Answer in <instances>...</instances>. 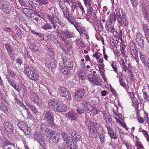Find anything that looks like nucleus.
I'll list each match as a JSON object with an SVG mask.
<instances>
[{
  "mask_svg": "<svg viewBox=\"0 0 149 149\" xmlns=\"http://www.w3.org/2000/svg\"><path fill=\"white\" fill-rule=\"evenodd\" d=\"M24 73L27 75V77L31 79L37 81L39 78L38 74L36 70L30 66H24Z\"/></svg>",
  "mask_w": 149,
  "mask_h": 149,
  "instance_id": "1",
  "label": "nucleus"
},
{
  "mask_svg": "<svg viewBox=\"0 0 149 149\" xmlns=\"http://www.w3.org/2000/svg\"><path fill=\"white\" fill-rule=\"evenodd\" d=\"M90 132H89V138L92 140L95 138L97 137V133H98L97 130L101 126V124L99 123L96 122H90Z\"/></svg>",
  "mask_w": 149,
  "mask_h": 149,
  "instance_id": "2",
  "label": "nucleus"
},
{
  "mask_svg": "<svg viewBox=\"0 0 149 149\" xmlns=\"http://www.w3.org/2000/svg\"><path fill=\"white\" fill-rule=\"evenodd\" d=\"M43 114L45 115V119L49 126L52 127L56 125L54 120V113L52 111L50 110H45Z\"/></svg>",
  "mask_w": 149,
  "mask_h": 149,
  "instance_id": "3",
  "label": "nucleus"
},
{
  "mask_svg": "<svg viewBox=\"0 0 149 149\" xmlns=\"http://www.w3.org/2000/svg\"><path fill=\"white\" fill-rule=\"evenodd\" d=\"M47 19L49 21L52 25V27L54 29H56L57 24H59V26H62L63 24L61 22L58 17L54 15H47Z\"/></svg>",
  "mask_w": 149,
  "mask_h": 149,
  "instance_id": "4",
  "label": "nucleus"
},
{
  "mask_svg": "<svg viewBox=\"0 0 149 149\" xmlns=\"http://www.w3.org/2000/svg\"><path fill=\"white\" fill-rule=\"evenodd\" d=\"M11 8L9 2L4 0H0V8L5 13L9 14L11 11Z\"/></svg>",
  "mask_w": 149,
  "mask_h": 149,
  "instance_id": "5",
  "label": "nucleus"
},
{
  "mask_svg": "<svg viewBox=\"0 0 149 149\" xmlns=\"http://www.w3.org/2000/svg\"><path fill=\"white\" fill-rule=\"evenodd\" d=\"M33 138L34 141H37L41 146L43 145L45 143L44 137L39 132H34Z\"/></svg>",
  "mask_w": 149,
  "mask_h": 149,
  "instance_id": "6",
  "label": "nucleus"
},
{
  "mask_svg": "<svg viewBox=\"0 0 149 149\" xmlns=\"http://www.w3.org/2000/svg\"><path fill=\"white\" fill-rule=\"evenodd\" d=\"M88 77L89 81L93 83L94 85L100 86L102 85V81L98 79L97 77L95 74H89Z\"/></svg>",
  "mask_w": 149,
  "mask_h": 149,
  "instance_id": "7",
  "label": "nucleus"
},
{
  "mask_svg": "<svg viewBox=\"0 0 149 149\" xmlns=\"http://www.w3.org/2000/svg\"><path fill=\"white\" fill-rule=\"evenodd\" d=\"M85 94V91L83 89H79L75 93L74 99L77 102H81L83 99Z\"/></svg>",
  "mask_w": 149,
  "mask_h": 149,
  "instance_id": "8",
  "label": "nucleus"
},
{
  "mask_svg": "<svg viewBox=\"0 0 149 149\" xmlns=\"http://www.w3.org/2000/svg\"><path fill=\"white\" fill-rule=\"evenodd\" d=\"M31 99L33 102L38 105H40L42 103V101L40 98L38 96V94L32 92L30 96Z\"/></svg>",
  "mask_w": 149,
  "mask_h": 149,
  "instance_id": "9",
  "label": "nucleus"
},
{
  "mask_svg": "<svg viewBox=\"0 0 149 149\" xmlns=\"http://www.w3.org/2000/svg\"><path fill=\"white\" fill-rule=\"evenodd\" d=\"M103 119L105 121L107 128L111 127L112 121L111 116L109 114H107L106 113H104L103 114Z\"/></svg>",
  "mask_w": 149,
  "mask_h": 149,
  "instance_id": "10",
  "label": "nucleus"
},
{
  "mask_svg": "<svg viewBox=\"0 0 149 149\" xmlns=\"http://www.w3.org/2000/svg\"><path fill=\"white\" fill-rule=\"evenodd\" d=\"M62 30L63 29H62ZM60 36L61 37V39H62V38H65L66 39L68 38H71L73 37V34L69 31L67 29H64L63 31H62L61 33L60 34Z\"/></svg>",
  "mask_w": 149,
  "mask_h": 149,
  "instance_id": "11",
  "label": "nucleus"
},
{
  "mask_svg": "<svg viewBox=\"0 0 149 149\" xmlns=\"http://www.w3.org/2000/svg\"><path fill=\"white\" fill-rule=\"evenodd\" d=\"M59 101L56 100H50L48 102V105L49 107L54 111Z\"/></svg>",
  "mask_w": 149,
  "mask_h": 149,
  "instance_id": "12",
  "label": "nucleus"
},
{
  "mask_svg": "<svg viewBox=\"0 0 149 149\" xmlns=\"http://www.w3.org/2000/svg\"><path fill=\"white\" fill-rule=\"evenodd\" d=\"M5 46L10 57V58L12 57L13 55V53L14 51V48L9 43L6 44Z\"/></svg>",
  "mask_w": 149,
  "mask_h": 149,
  "instance_id": "13",
  "label": "nucleus"
},
{
  "mask_svg": "<svg viewBox=\"0 0 149 149\" xmlns=\"http://www.w3.org/2000/svg\"><path fill=\"white\" fill-rule=\"evenodd\" d=\"M66 116L71 120H75L77 119L78 116L77 114L74 111H70L66 114Z\"/></svg>",
  "mask_w": 149,
  "mask_h": 149,
  "instance_id": "14",
  "label": "nucleus"
},
{
  "mask_svg": "<svg viewBox=\"0 0 149 149\" xmlns=\"http://www.w3.org/2000/svg\"><path fill=\"white\" fill-rule=\"evenodd\" d=\"M67 107L64 104H58L54 111L56 112H64L67 109Z\"/></svg>",
  "mask_w": 149,
  "mask_h": 149,
  "instance_id": "15",
  "label": "nucleus"
},
{
  "mask_svg": "<svg viewBox=\"0 0 149 149\" xmlns=\"http://www.w3.org/2000/svg\"><path fill=\"white\" fill-rule=\"evenodd\" d=\"M4 128L5 130L9 132H13L14 130V127L11 123L8 121H6L4 123Z\"/></svg>",
  "mask_w": 149,
  "mask_h": 149,
  "instance_id": "16",
  "label": "nucleus"
},
{
  "mask_svg": "<svg viewBox=\"0 0 149 149\" xmlns=\"http://www.w3.org/2000/svg\"><path fill=\"white\" fill-rule=\"evenodd\" d=\"M63 138L68 146L73 143V142L72 138L70 136H68L65 134H64Z\"/></svg>",
  "mask_w": 149,
  "mask_h": 149,
  "instance_id": "17",
  "label": "nucleus"
},
{
  "mask_svg": "<svg viewBox=\"0 0 149 149\" xmlns=\"http://www.w3.org/2000/svg\"><path fill=\"white\" fill-rule=\"evenodd\" d=\"M84 3L86 6H87V5H88L87 15H88V16L91 17L93 11V9L91 5V1L89 2V3L88 2H84Z\"/></svg>",
  "mask_w": 149,
  "mask_h": 149,
  "instance_id": "18",
  "label": "nucleus"
},
{
  "mask_svg": "<svg viewBox=\"0 0 149 149\" xmlns=\"http://www.w3.org/2000/svg\"><path fill=\"white\" fill-rule=\"evenodd\" d=\"M143 27L145 37L149 43V29L148 27L146 24H143Z\"/></svg>",
  "mask_w": 149,
  "mask_h": 149,
  "instance_id": "19",
  "label": "nucleus"
},
{
  "mask_svg": "<svg viewBox=\"0 0 149 149\" xmlns=\"http://www.w3.org/2000/svg\"><path fill=\"white\" fill-rule=\"evenodd\" d=\"M17 125L20 130H24L28 125L27 123L24 121H18Z\"/></svg>",
  "mask_w": 149,
  "mask_h": 149,
  "instance_id": "20",
  "label": "nucleus"
},
{
  "mask_svg": "<svg viewBox=\"0 0 149 149\" xmlns=\"http://www.w3.org/2000/svg\"><path fill=\"white\" fill-rule=\"evenodd\" d=\"M51 58L50 60H47V58H46V65L49 68H54L55 66L54 63L52 61Z\"/></svg>",
  "mask_w": 149,
  "mask_h": 149,
  "instance_id": "21",
  "label": "nucleus"
},
{
  "mask_svg": "<svg viewBox=\"0 0 149 149\" xmlns=\"http://www.w3.org/2000/svg\"><path fill=\"white\" fill-rule=\"evenodd\" d=\"M107 129L108 133L110 135L111 138L114 139H116L117 136L116 134L113 131V130L111 128V127Z\"/></svg>",
  "mask_w": 149,
  "mask_h": 149,
  "instance_id": "22",
  "label": "nucleus"
},
{
  "mask_svg": "<svg viewBox=\"0 0 149 149\" xmlns=\"http://www.w3.org/2000/svg\"><path fill=\"white\" fill-rule=\"evenodd\" d=\"M119 81L120 84L126 90V91L127 92V86L125 82V80L122 76H120L118 77Z\"/></svg>",
  "mask_w": 149,
  "mask_h": 149,
  "instance_id": "23",
  "label": "nucleus"
},
{
  "mask_svg": "<svg viewBox=\"0 0 149 149\" xmlns=\"http://www.w3.org/2000/svg\"><path fill=\"white\" fill-rule=\"evenodd\" d=\"M40 130L42 132L44 131L47 132L48 130L47 124L45 123H41L40 125Z\"/></svg>",
  "mask_w": 149,
  "mask_h": 149,
  "instance_id": "24",
  "label": "nucleus"
},
{
  "mask_svg": "<svg viewBox=\"0 0 149 149\" xmlns=\"http://www.w3.org/2000/svg\"><path fill=\"white\" fill-rule=\"evenodd\" d=\"M101 131L100 132H98V133L96 134H97L100 140V141L102 143H103L104 141L105 140V137L104 135L103 134V131L102 129H101Z\"/></svg>",
  "mask_w": 149,
  "mask_h": 149,
  "instance_id": "25",
  "label": "nucleus"
},
{
  "mask_svg": "<svg viewBox=\"0 0 149 149\" xmlns=\"http://www.w3.org/2000/svg\"><path fill=\"white\" fill-rule=\"evenodd\" d=\"M94 26H95V29L96 31L101 32L103 31V27L99 25V23L97 21H96L95 23L94 24Z\"/></svg>",
  "mask_w": 149,
  "mask_h": 149,
  "instance_id": "26",
  "label": "nucleus"
},
{
  "mask_svg": "<svg viewBox=\"0 0 149 149\" xmlns=\"http://www.w3.org/2000/svg\"><path fill=\"white\" fill-rule=\"evenodd\" d=\"M58 4L62 10L67 8V6L68 4H66V2L62 0H60L59 1Z\"/></svg>",
  "mask_w": 149,
  "mask_h": 149,
  "instance_id": "27",
  "label": "nucleus"
},
{
  "mask_svg": "<svg viewBox=\"0 0 149 149\" xmlns=\"http://www.w3.org/2000/svg\"><path fill=\"white\" fill-rule=\"evenodd\" d=\"M9 145H12L15 146L12 143H11L8 140H5V141H3V143L2 145V148L3 149H7V146Z\"/></svg>",
  "mask_w": 149,
  "mask_h": 149,
  "instance_id": "28",
  "label": "nucleus"
},
{
  "mask_svg": "<svg viewBox=\"0 0 149 149\" xmlns=\"http://www.w3.org/2000/svg\"><path fill=\"white\" fill-rule=\"evenodd\" d=\"M61 40L64 41L65 44L66 45L69 46L70 47H71L72 45V41L71 40H68L67 39L62 38V39Z\"/></svg>",
  "mask_w": 149,
  "mask_h": 149,
  "instance_id": "29",
  "label": "nucleus"
},
{
  "mask_svg": "<svg viewBox=\"0 0 149 149\" xmlns=\"http://www.w3.org/2000/svg\"><path fill=\"white\" fill-rule=\"evenodd\" d=\"M42 28L45 30L51 29L52 28V26L50 23H46L42 26Z\"/></svg>",
  "mask_w": 149,
  "mask_h": 149,
  "instance_id": "30",
  "label": "nucleus"
},
{
  "mask_svg": "<svg viewBox=\"0 0 149 149\" xmlns=\"http://www.w3.org/2000/svg\"><path fill=\"white\" fill-rule=\"evenodd\" d=\"M120 46L121 54L124 56L125 53V44L124 43L123 41L122 40L121 42H120Z\"/></svg>",
  "mask_w": 149,
  "mask_h": 149,
  "instance_id": "31",
  "label": "nucleus"
},
{
  "mask_svg": "<svg viewBox=\"0 0 149 149\" xmlns=\"http://www.w3.org/2000/svg\"><path fill=\"white\" fill-rule=\"evenodd\" d=\"M25 7H27L33 9H35L36 8V7L34 5V3H33L32 1H29V0L28 2H26Z\"/></svg>",
  "mask_w": 149,
  "mask_h": 149,
  "instance_id": "32",
  "label": "nucleus"
},
{
  "mask_svg": "<svg viewBox=\"0 0 149 149\" xmlns=\"http://www.w3.org/2000/svg\"><path fill=\"white\" fill-rule=\"evenodd\" d=\"M86 111V109L84 107H83L82 108L78 107L76 109V111L79 115L84 113Z\"/></svg>",
  "mask_w": 149,
  "mask_h": 149,
  "instance_id": "33",
  "label": "nucleus"
},
{
  "mask_svg": "<svg viewBox=\"0 0 149 149\" xmlns=\"http://www.w3.org/2000/svg\"><path fill=\"white\" fill-rule=\"evenodd\" d=\"M68 90L63 87H60L59 88V92L60 95L62 96Z\"/></svg>",
  "mask_w": 149,
  "mask_h": 149,
  "instance_id": "34",
  "label": "nucleus"
},
{
  "mask_svg": "<svg viewBox=\"0 0 149 149\" xmlns=\"http://www.w3.org/2000/svg\"><path fill=\"white\" fill-rule=\"evenodd\" d=\"M116 15L117 16V18L118 23L120 24H122V19L121 15L120 13L119 10L116 11Z\"/></svg>",
  "mask_w": 149,
  "mask_h": 149,
  "instance_id": "35",
  "label": "nucleus"
},
{
  "mask_svg": "<svg viewBox=\"0 0 149 149\" xmlns=\"http://www.w3.org/2000/svg\"><path fill=\"white\" fill-rule=\"evenodd\" d=\"M23 131L25 134L27 135H30L31 132V129L30 127L28 126V125L26 127Z\"/></svg>",
  "mask_w": 149,
  "mask_h": 149,
  "instance_id": "36",
  "label": "nucleus"
},
{
  "mask_svg": "<svg viewBox=\"0 0 149 149\" xmlns=\"http://www.w3.org/2000/svg\"><path fill=\"white\" fill-rule=\"evenodd\" d=\"M145 91L146 89H145L143 90L144 100L145 101H147L148 102H149V96L148 94L146 93Z\"/></svg>",
  "mask_w": 149,
  "mask_h": 149,
  "instance_id": "37",
  "label": "nucleus"
},
{
  "mask_svg": "<svg viewBox=\"0 0 149 149\" xmlns=\"http://www.w3.org/2000/svg\"><path fill=\"white\" fill-rule=\"evenodd\" d=\"M108 19L110 20L112 22L113 21L114 23L116 19V17L115 13H113L110 14L109 17Z\"/></svg>",
  "mask_w": 149,
  "mask_h": 149,
  "instance_id": "38",
  "label": "nucleus"
},
{
  "mask_svg": "<svg viewBox=\"0 0 149 149\" xmlns=\"http://www.w3.org/2000/svg\"><path fill=\"white\" fill-rule=\"evenodd\" d=\"M140 58L142 62L145 64L146 63V56L143 54L141 52L140 53Z\"/></svg>",
  "mask_w": 149,
  "mask_h": 149,
  "instance_id": "39",
  "label": "nucleus"
},
{
  "mask_svg": "<svg viewBox=\"0 0 149 149\" xmlns=\"http://www.w3.org/2000/svg\"><path fill=\"white\" fill-rule=\"evenodd\" d=\"M46 49L47 50V52L48 53L51 58H53L55 54V53L53 50L49 49L48 47H46Z\"/></svg>",
  "mask_w": 149,
  "mask_h": 149,
  "instance_id": "40",
  "label": "nucleus"
},
{
  "mask_svg": "<svg viewBox=\"0 0 149 149\" xmlns=\"http://www.w3.org/2000/svg\"><path fill=\"white\" fill-rule=\"evenodd\" d=\"M62 97H65L67 100H71V97L70 93L68 91H67V92L64 93V95Z\"/></svg>",
  "mask_w": 149,
  "mask_h": 149,
  "instance_id": "41",
  "label": "nucleus"
},
{
  "mask_svg": "<svg viewBox=\"0 0 149 149\" xmlns=\"http://www.w3.org/2000/svg\"><path fill=\"white\" fill-rule=\"evenodd\" d=\"M111 66L114 71L117 74H118L117 65L115 62L112 61L111 64Z\"/></svg>",
  "mask_w": 149,
  "mask_h": 149,
  "instance_id": "42",
  "label": "nucleus"
},
{
  "mask_svg": "<svg viewBox=\"0 0 149 149\" xmlns=\"http://www.w3.org/2000/svg\"><path fill=\"white\" fill-rule=\"evenodd\" d=\"M14 99L15 101V102H16L17 104H19V105L21 106L22 107H23L25 106V105L23 104V102L21 101L19 99L16 97H15Z\"/></svg>",
  "mask_w": 149,
  "mask_h": 149,
  "instance_id": "43",
  "label": "nucleus"
},
{
  "mask_svg": "<svg viewBox=\"0 0 149 149\" xmlns=\"http://www.w3.org/2000/svg\"><path fill=\"white\" fill-rule=\"evenodd\" d=\"M59 138V136L56 135L52 137H51L50 139L52 140L53 143H56L58 142Z\"/></svg>",
  "mask_w": 149,
  "mask_h": 149,
  "instance_id": "44",
  "label": "nucleus"
},
{
  "mask_svg": "<svg viewBox=\"0 0 149 149\" xmlns=\"http://www.w3.org/2000/svg\"><path fill=\"white\" fill-rule=\"evenodd\" d=\"M69 133L70 134L71 136H72L74 138L75 137L76 135H77L78 133L75 130H73L71 129L69 131Z\"/></svg>",
  "mask_w": 149,
  "mask_h": 149,
  "instance_id": "45",
  "label": "nucleus"
},
{
  "mask_svg": "<svg viewBox=\"0 0 149 149\" xmlns=\"http://www.w3.org/2000/svg\"><path fill=\"white\" fill-rule=\"evenodd\" d=\"M63 10V15L65 17H67L68 16H70V13L69 12V11L68 8H64Z\"/></svg>",
  "mask_w": 149,
  "mask_h": 149,
  "instance_id": "46",
  "label": "nucleus"
},
{
  "mask_svg": "<svg viewBox=\"0 0 149 149\" xmlns=\"http://www.w3.org/2000/svg\"><path fill=\"white\" fill-rule=\"evenodd\" d=\"M30 47L31 49H32L33 51L34 52L38 51L39 50V47L36 46H35L31 44Z\"/></svg>",
  "mask_w": 149,
  "mask_h": 149,
  "instance_id": "47",
  "label": "nucleus"
},
{
  "mask_svg": "<svg viewBox=\"0 0 149 149\" xmlns=\"http://www.w3.org/2000/svg\"><path fill=\"white\" fill-rule=\"evenodd\" d=\"M67 19L68 22L72 24H74V22H75L74 21V17H72L71 15L70 16H68L67 17Z\"/></svg>",
  "mask_w": 149,
  "mask_h": 149,
  "instance_id": "48",
  "label": "nucleus"
},
{
  "mask_svg": "<svg viewBox=\"0 0 149 149\" xmlns=\"http://www.w3.org/2000/svg\"><path fill=\"white\" fill-rule=\"evenodd\" d=\"M99 71L100 72L101 75L102 76L103 79L104 80V81H106L107 80V79L105 76V74L104 73V69L102 70L99 66Z\"/></svg>",
  "mask_w": 149,
  "mask_h": 149,
  "instance_id": "49",
  "label": "nucleus"
},
{
  "mask_svg": "<svg viewBox=\"0 0 149 149\" xmlns=\"http://www.w3.org/2000/svg\"><path fill=\"white\" fill-rule=\"evenodd\" d=\"M141 39H144V38L143 37L142 35L140 33H137L136 35V41L141 40Z\"/></svg>",
  "mask_w": 149,
  "mask_h": 149,
  "instance_id": "50",
  "label": "nucleus"
},
{
  "mask_svg": "<svg viewBox=\"0 0 149 149\" xmlns=\"http://www.w3.org/2000/svg\"><path fill=\"white\" fill-rule=\"evenodd\" d=\"M82 103L83 104V106L85 108H86V109L89 106H90V103L89 102H88L86 100H84L82 102Z\"/></svg>",
  "mask_w": 149,
  "mask_h": 149,
  "instance_id": "51",
  "label": "nucleus"
},
{
  "mask_svg": "<svg viewBox=\"0 0 149 149\" xmlns=\"http://www.w3.org/2000/svg\"><path fill=\"white\" fill-rule=\"evenodd\" d=\"M120 65H121V67L122 68L123 71L126 72L128 70V69L127 66L126 65L125 63H121Z\"/></svg>",
  "mask_w": 149,
  "mask_h": 149,
  "instance_id": "52",
  "label": "nucleus"
},
{
  "mask_svg": "<svg viewBox=\"0 0 149 149\" xmlns=\"http://www.w3.org/2000/svg\"><path fill=\"white\" fill-rule=\"evenodd\" d=\"M6 75H8L9 76H10V77H13L15 76V74L14 72L10 69L7 70V72Z\"/></svg>",
  "mask_w": 149,
  "mask_h": 149,
  "instance_id": "53",
  "label": "nucleus"
},
{
  "mask_svg": "<svg viewBox=\"0 0 149 149\" xmlns=\"http://www.w3.org/2000/svg\"><path fill=\"white\" fill-rule=\"evenodd\" d=\"M16 34L19 37H21L22 35V33L20 29L18 27L16 28Z\"/></svg>",
  "mask_w": 149,
  "mask_h": 149,
  "instance_id": "54",
  "label": "nucleus"
},
{
  "mask_svg": "<svg viewBox=\"0 0 149 149\" xmlns=\"http://www.w3.org/2000/svg\"><path fill=\"white\" fill-rule=\"evenodd\" d=\"M68 148L69 149H77V146L76 145L75 142L74 141L72 144L68 146Z\"/></svg>",
  "mask_w": 149,
  "mask_h": 149,
  "instance_id": "55",
  "label": "nucleus"
},
{
  "mask_svg": "<svg viewBox=\"0 0 149 149\" xmlns=\"http://www.w3.org/2000/svg\"><path fill=\"white\" fill-rule=\"evenodd\" d=\"M70 70L65 67V68H63V69L61 70V71L62 72V73L64 75H67L69 72Z\"/></svg>",
  "mask_w": 149,
  "mask_h": 149,
  "instance_id": "56",
  "label": "nucleus"
},
{
  "mask_svg": "<svg viewBox=\"0 0 149 149\" xmlns=\"http://www.w3.org/2000/svg\"><path fill=\"white\" fill-rule=\"evenodd\" d=\"M20 89H21V90H22L24 95H27V89L24 86H23Z\"/></svg>",
  "mask_w": 149,
  "mask_h": 149,
  "instance_id": "57",
  "label": "nucleus"
},
{
  "mask_svg": "<svg viewBox=\"0 0 149 149\" xmlns=\"http://www.w3.org/2000/svg\"><path fill=\"white\" fill-rule=\"evenodd\" d=\"M48 130V132L49 133L50 138H51V137H52L57 135V134H55V133H56V132L54 130Z\"/></svg>",
  "mask_w": 149,
  "mask_h": 149,
  "instance_id": "58",
  "label": "nucleus"
},
{
  "mask_svg": "<svg viewBox=\"0 0 149 149\" xmlns=\"http://www.w3.org/2000/svg\"><path fill=\"white\" fill-rule=\"evenodd\" d=\"M36 2L39 3L44 5L48 3L47 0H36Z\"/></svg>",
  "mask_w": 149,
  "mask_h": 149,
  "instance_id": "59",
  "label": "nucleus"
},
{
  "mask_svg": "<svg viewBox=\"0 0 149 149\" xmlns=\"http://www.w3.org/2000/svg\"><path fill=\"white\" fill-rule=\"evenodd\" d=\"M98 61L99 63H101V64H100V65L102 66V68H101V69H102V70H103V69H104V64L103 63V58L102 57H101L100 58H99V59L98 60Z\"/></svg>",
  "mask_w": 149,
  "mask_h": 149,
  "instance_id": "60",
  "label": "nucleus"
},
{
  "mask_svg": "<svg viewBox=\"0 0 149 149\" xmlns=\"http://www.w3.org/2000/svg\"><path fill=\"white\" fill-rule=\"evenodd\" d=\"M73 64L70 62H68L67 65H66V67L70 70L72 69Z\"/></svg>",
  "mask_w": 149,
  "mask_h": 149,
  "instance_id": "61",
  "label": "nucleus"
},
{
  "mask_svg": "<svg viewBox=\"0 0 149 149\" xmlns=\"http://www.w3.org/2000/svg\"><path fill=\"white\" fill-rule=\"evenodd\" d=\"M47 37L48 39L51 41H53L54 39L55 40L56 38V37L54 35H49L47 36Z\"/></svg>",
  "mask_w": 149,
  "mask_h": 149,
  "instance_id": "62",
  "label": "nucleus"
},
{
  "mask_svg": "<svg viewBox=\"0 0 149 149\" xmlns=\"http://www.w3.org/2000/svg\"><path fill=\"white\" fill-rule=\"evenodd\" d=\"M30 108L33 111L34 113L38 112V110L33 105H32Z\"/></svg>",
  "mask_w": 149,
  "mask_h": 149,
  "instance_id": "63",
  "label": "nucleus"
},
{
  "mask_svg": "<svg viewBox=\"0 0 149 149\" xmlns=\"http://www.w3.org/2000/svg\"><path fill=\"white\" fill-rule=\"evenodd\" d=\"M130 54L132 56L135 55L137 54V51L136 49H133L130 50Z\"/></svg>",
  "mask_w": 149,
  "mask_h": 149,
  "instance_id": "64",
  "label": "nucleus"
}]
</instances>
